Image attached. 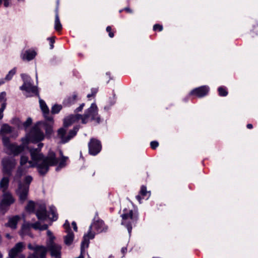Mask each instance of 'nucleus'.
Here are the masks:
<instances>
[{
    "label": "nucleus",
    "mask_w": 258,
    "mask_h": 258,
    "mask_svg": "<svg viewBox=\"0 0 258 258\" xmlns=\"http://www.w3.org/2000/svg\"><path fill=\"white\" fill-rule=\"evenodd\" d=\"M30 152L31 160L28 161L27 157L22 156L20 166L17 169L14 177V180L19 182L16 194L22 202H24L27 199L29 184L32 180L31 176H27L24 179V183L19 181L21 177L26 172L24 168L37 167L39 172L43 175L48 171L49 166H55L58 163V159L56 158L55 154L53 152H49L45 157L40 153V150L37 149H31Z\"/></svg>",
    "instance_id": "f257e3e1"
},
{
    "label": "nucleus",
    "mask_w": 258,
    "mask_h": 258,
    "mask_svg": "<svg viewBox=\"0 0 258 258\" xmlns=\"http://www.w3.org/2000/svg\"><path fill=\"white\" fill-rule=\"evenodd\" d=\"M40 123L36 124L31 132L27 135L26 138L22 140L23 144L22 146H17L14 144H11L9 139L5 137V135L12 132V128L7 124H4L1 130L0 136L3 138L4 145L8 152L10 154L17 155L23 151L24 144L29 142H37L43 140L44 135L43 133L40 131Z\"/></svg>",
    "instance_id": "f03ea898"
},
{
    "label": "nucleus",
    "mask_w": 258,
    "mask_h": 258,
    "mask_svg": "<svg viewBox=\"0 0 258 258\" xmlns=\"http://www.w3.org/2000/svg\"><path fill=\"white\" fill-rule=\"evenodd\" d=\"M47 235L48 239L46 241V247L40 245H33L31 244L28 245V248L34 251L33 254L29 255L27 258H46L47 250L50 252L52 256L58 258L60 254L61 246L55 242V237L52 233L47 230Z\"/></svg>",
    "instance_id": "7ed1b4c3"
},
{
    "label": "nucleus",
    "mask_w": 258,
    "mask_h": 258,
    "mask_svg": "<svg viewBox=\"0 0 258 258\" xmlns=\"http://www.w3.org/2000/svg\"><path fill=\"white\" fill-rule=\"evenodd\" d=\"M97 106L92 104L91 107L88 109L87 112L84 115H81L80 114L72 115L68 116L64 119V125L68 126L71 125L72 123L78 122L80 120L83 123H86L89 121L90 119L93 120L99 119L97 116Z\"/></svg>",
    "instance_id": "20e7f679"
},
{
    "label": "nucleus",
    "mask_w": 258,
    "mask_h": 258,
    "mask_svg": "<svg viewBox=\"0 0 258 258\" xmlns=\"http://www.w3.org/2000/svg\"><path fill=\"white\" fill-rule=\"evenodd\" d=\"M122 218L121 224L124 226L128 231L131 233L133 227L135 226L139 219L137 211L132 209L125 208L121 216Z\"/></svg>",
    "instance_id": "39448f33"
},
{
    "label": "nucleus",
    "mask_w": 258,
    "mask_h": 258,
    "mask_svg": "<svg viewBox=\"0 0 258 258\" xmlns=\"http://www.w3.org/2000/svg\"><path fill=\"white\" fill-rule=\"evenodd\" d=\"M63 125H64V121L63 122ZM69 126L64 125L63 127L60 128L57 131L56 138L59 139L62 143L68 142L75 137L77 134V131L75 130H71L67 132V128Z\"/></svg>",
    "instance_id": "423d86ee"
},
{
    "label": "nucleus",
    "mask_w": 258,
    "mask_h": 258,
    "mask_svg": "<svg viewBox=\"0 0 258 258\" xmlns=\"http://www.w3.org/2000/svg\"><path fill=\"white\" fill-rule=\"evenodd\" d=\"M25 244L23 242L17 243L9 252V257L7 258H25L24 254L21 253L25 248Z\"/></svg>",
    "instance_id": "0eeeda50"
},
{
    "label": "nucleus",
    "mask_w": 258,
    "mask_h": 258,
    "mask_svg": "<svg viewBox=\"0 0 258 258\" xmlns=\"http://www.w3.org/2000/svg\"><path fill=\"white\" fill-rule=\"evenodd\" d=\"M3 172L10 175L16 165V161L13 158H5L2 161Z\"/></svg>",
    "instance_id": "6e6552de"
},
{
    "label": "nucleus",
    "mask_w": 258,
    "mask_h": 258,
    "mask_svg": "<svg viewBox=\"0 0 258 258\" xmlns=\"http://www.w3.org/2000/svg\"><path fill=\"white\" fill-rule=\"evenodd\" d=\"M210 88L208 86H202L192 90L189 93L190 96L202 98L208 95Z\"/></svg>",
    "instance_id": "1a4fd4ad"
},
{
    "label": "nucleus",
    "mask_w": 258,
    "mask_h": 258,
    "mask_svg": "<svg viewBox=\"0 0 258 258\" xmlns=\"http://www.w3.org/2000/svg\"><path fill=\"white\" fill-rule=\"evenodd\" d=\"M15 200L11 194L9 192H4L3 199L0 204L2 210H6L10 205L14 202Z\"/></svg>",
    "instance_id": "9d476101"
},
{
    "label": "nucleus",
    "mask_w": 258,
    "mask_h": 258,
    "mask_svg": "<svg viewBox=\"0 0 258 258\" xmlns=\"http://www.w3.org/2000/svg\"><path fill=\"white\" fill-rule=\"evenodd\" d=\"M88 146L90 153L93 155L97 154L101 149L100 142L95 139H91Z\"/></svg>",
    "instance_id": "9b49d317"
},
{
    "label": "nucleus",
    "mask_w": 258,
    "mask_h": 258,
    "mask_svg": "<svg viewBox=\"0 0 258 258\" xmlns=\"http://www.w3.org/2000/svg\"><path fill=\"white\" fill-rule=\"evenodd\" d=\"M91 229H94L97 232H106L108 229V226L105 225L104 222L102 220H98L94 221L90 226Z\"/></svg>",
    "instance_id": "f8f14e48"
},
{
    "label": "nucleus",
    "mask_w": 258,
    "mask_h": 258,
    "mask_svg": "<svg viewBox=\"0 0 258 258\" xmlns=\"http://www.w3.org/2000/svg\"><path fill=\"white\" fill-rule=\"evenodd\" d=\"M94 229H91L90 227L89 231L87 234H85L83 237V239L81 243L82 246V250L88 248L89 244V240L93 239L95 236V233L92 232Z\"/></svg>",
    "instance_id": "ddd939ff"
},
{
    "label": "nucleus",
    "mask_w": 258,
    "mask_h": 258,
    "mask_svg": "<svg viewBox=\"0 0 258 258\" xmlns=\"http://www.w3.org/2000/svg\"><path fill=\"white\" fill-rule=\"evenodd\" d=\"M39 104L41 109L43 113L44 117L47 121H49L50 123H52V118L49 116V109L45 102L43 100L40 99Z\"/></svg>",
    "instance_id": "4468645a"
},
{
    "label": "nucleus",
    "mask_w": 258,
    "mask_h": 258,
    "mask_svg": "<svg viewBox=\"0 0 258 258\" xmlns=\"http://www.w3.org/2000/svg\"><path fill=\"white\" fill-rule=\"evenodd\" d=\"M21 90H25L27 92L32 93L34 95L38 94L37 89L36 87L33 86L29 82H25L23 86L21 87Z\"/></svg>",
    "instance_id": "2eb2a0df"
},
{
    "label": "nucleus",
    "mask_w": 258,
    "mask_h": 258,
    "mask_svg": "<svg viewBox=\"0 0 258 258\" xmlns=\"http://www.w3.org/2000/svg\"><path fill=\"white\" fill-rule=\"evenodd\" d=\"M149 196L150 192L147 190L146 187L145 186H142L139 195L136 197V198L138 201L141 203L142 199H148Z\"/></svg>",
    "instance_id": "dca6fc26"
},
{
    "label": "nucleus",
    "mask_w": 258,
    "mask_h": 258,
    "mask_svg": "<svg viewBox=\"0 0 258 258\" xmlns=\"http://www.w3.org/2000/svg\"><path fill=\"white\" fill-rule=\"evenodd\" d=\"M36 216L38 219L41 220H45L48 217L46 213V208L44 207H41L36 212Z\"/></svg>",
    "instance_id": "f3484780"
},
{
    "label": "nucleus",
    "mask_w": 258,
    "mask_h": 258,
    "mask_svg": "<svg viewBox=\"0 0 258 258\" xmlns=\"http://www.w3.org/2000/svg\"><path fill=\"white\" fill-rule=\"evenodd\" d=\"M36 54L35 51L34 50H27L22 55V58L23 60H30L34 58Z\"/></svg>",
    "instance_id": "a211bd4d"
},
{
    "label": "nucleus",
    "mask_w": 258,
    "mask_h": 258,
    "mask_svg": "<svg viewBox=\"0 0 258 258\" xmlns=\"http://www.w3.org/2000/svg\"><path fill=\"white\" fill-rule=\"evenodd\" d=\"M20 219V218L18 216H15L10 218L8 223L7 224V226L13 229L16 228L17 224Z\"/></svg>",
    "instance_id": "6ab92c4d"
},
{
    "label": "nucleus",
    "mask_w": 258,
    "mask_h": 258,
    "mask_svg": "<svg viewBox=\"0 0 258 258\" xmlns=\"http://www.w3.org/2000/svg\"><path fill=\"white\" fill-rule=\"evenodd\" d=\"M48 218L51 220L55 221L57 219V215L56 213V210L54 207H50L49 208V212L48 213Z\"/></svg>",
    "instance_id": "aec40b11"
},
{
    "label": "nucleus",
    "mask_w": 258,
    "mask_h": 258,
    "mask_svg": "<svg viewBox=\"0 0 258 258\" xmlns=\"http://www.w3.org/2000/svg\"><path fill=\"white\" fill-rule=\"evenodd\" d=\"M9 180L8 177H4L0 182V189L3 192H6V190L8 188Z\"/></svg>",
    "instance_id": "412c9836"
},
{
    "label": "nucleus",
    "mask_w": 258,
    "mask_h": 258,
    "mask_svg": "<svg viewBox=\"0 0 258 258\" xmlns=\"http://www.w3.org/2000/svg\"><path fill=\"white\" fill-rule=\"evenodd\" d=\"M77 99V95L73 94L72 95L68 97L64 101V103L66 105H70L75 102Z\"/></svg>",
    "instance_id": "4be33fe9"
},
{
    "label": "nucleus",
    "mask_w": 258,
    "mask_h": 258,
    "mask_svg": "<svg viewBox=\"0 0 258 258\" xmlns=\"http://www.w3.org/2000/svg\"><path fill=\"white\" fill-rule=\"evenodd\" d=\"M54 28L57 32H60L62 29V25L60 23L59 16L57 13H56L55 14Z\"/></svg>",
    "instance_id": "5701e85b"
},
{
    "label": "nucleus",
    "mask_w": 258,
    "mask_h": 258,
    "mask_svg": "<svg viewBox=\"0 0 258 258\" xmlns=\"http://www.w3.org/2000/svg\"><path fill=\"white\" fill-rule=\"evenodd\" d=\"M31 226L35 229H39L40 230H44L47 229L48 225L46 224L41 225L39 222L31 224Z\"/></svg>",
    "instance_id": "b1692460"
},
{
    "label": "nucleus",
    "mask_w": 258,
    "mask_h": 258,
    "mask_svg": "<svg viewBox=\"0 0 258 258\" xmlns=\"http://www.w3.org/2000/svg\"><path fill=\"white\" fill-rule=\"evenodd\" d=\"M74 235L73 232L68 231V234L64 237V243L70 245L74 240Z\"/></svg>",
    "instance_id": "393cba45"
},
{
    "label": "nucleus",
    "mask_w": 258,
    "mask_h": 258,
    "mask_svg": "<svg viewBox=\"0 0 258 258\" xmlns=\"http://www.w3.org/2000/svg\"><path fill=\"white\" fill-rule=\"evenodd\" d=\"M218 94L220 96L225 97L228 95V92L224 86H221L218 89Z\"/></svg>",
    "instance_id": "a878e982"
},
{
    "label": "nucleus",
    "mask_w": 258,
    "mask_h": 258,
    "mask_svg": "<svg viewBox=\"0 0 258 258\" xmlns=\"http://www.w3.org/2000/svg\"><path fill=\"white\" fill-rule=\"evenodd\" d=\"M35 208V203L33 201H29L26 207V210L28 212H32Z\"/></svg>",
    "instance_id": "bb28decb"
},
{
    "label": "nucleus",
    "mask_w": 258,
    "mask_h": 258,
    "mask_svg": "<svg viewBox=\"0 0 258 258\" xmlns=\"http://www.w3.org/2000/svg\"><path fill=\"white\" fill-rule=\"evenodd\" d=\"M106 31L108 33V35L110 38H113L114 36V33L115 32V30L112 29V27L110 26H107L106 27Z\"/></svg>",
    "instance_id": "cd10ccee"
},
{
    "label": "nucleus",
    "mask_w": 258,
    "mask_h": 258,
    "mask_svg": "<svg viewBox=\"0 0 258 258\" xmlns=\"http://www.w3.org/2000/svg\"><path fill=\"white\" fill-rule=\"evenodd\" d=\"M61 108L62 107L61 105H54L51 108V112L53 114L57 113Z\"/></svg>",
    "instance_id": "c85d7f7f"
},
{
    "label": "nucleus",
    "mask_w": 258,
    "mask_h": 258,
    "mask_svg": "<svg viewBox=\"0 0 258 258\" xmlns=\"http://www.w3.org/2000/svg\"><path fill=\"white\" fill-rule=\"evenodd\" d=\"M16 72V70L15 69H14L10 71L9 73V74L7 75V76L5 78V80H10L12 79L13 76L15 74Z\"/></svg>",
    "instance_id": "c756f323"
},
{
    "label": "nucleus",
    "mask_w": 258,
    "mask_h": 258,
    "mask_svg": "<svg viewBox=\"0 0 258 258\" xmlns=\"http://www.w3.org/2000/svg\"><path fill=\"white\" fill-rule=\"evenodd\" d=\"M29 226L28 225H24L22 227L21 234L23 235L27 234V231H28Z\"/></svg>",
    "instance_id": "7c9ffc66"
},
{
    "label": "nucleus",
    "mask_w": 258,
    "mask_h": 258,
    "mask_svg": "<svg viewBox=\"0 0 258 258\" xmlns=\"http://www.w3.org/2000/svg\"><path fill=\"white\" fill-rule=\"evenodd\" d=\"M163 30V26L162 25H160V24H155L153 26V30L155 31H162Z\"/></svg>",
    "instance_id": "2f4dec72"
},
{
    "label": "nucleus",
    "mask_w": 258,
    "mask_h": 258,
    "mask_svg": "<svg viewBox=\"0 0 258 258\" xmlns=\"http://www.w3.org/2000/svg\"><path fill=\"white\" fill-rule=\"evenodd\" d=\"M150 146L152 149L155 150L159 146V143L157 141H152L150 143Z\"/></svg>",
    "instance_id": "473e14b6"
},
{
    "label": "nucleus",
    "mask_w": 258,
    "mask_h": 258,
    "mask_svg": "<svg viewBox=\"0 0 258 258\" xmlns=\"http://www.w3.org/2000/svg\"><path fill=\"white\" fill-rule=\"evenodd\" d=\"M31 123H32V120L31 118H29L27 119V120L25 122H24L23 126L25 128H27L31 124Z\"/></svg>",
    "instance_id": "72a5a7b5"
},
{
    "label": "nucleus",
    "mask_w": 258,
    "mask_h": 258,
    "mask_svg": "<svg viewBox=\"0 0 258 258\" xmlns=\"http://www.w3.org/2000/svg\"><path fill=\"white\" fill-rule=\"evenodd\" d=\"M6 107V103H3L2 105V107L0 109V119L3 117V111Z\"/></svg>",
    "instance_id": "f704fd0d"
},
{
    "label": "nucleus",
    "mask_w": 258,
    "mask_h": 258,
    "mask_svg": "<svg viewBox=\"0 0 258 258\" xmlns=\"http://www.w3.org/2000/svg\"><path fill=\"white\" fill-rule=\"evenodd\" d=\"M63 227L66 229V231L68 233V231H70V223L68 221H66L65 222L64 224H63Z\"/></svg>",
    "instance_id": "c9c22d12"
},
{
    "label": "nucleus",
    "mask_w": 258,
    "mask_h": 258,
    "mask_svg": "<svg viewBox=\"0 0 258 258\" xmlns=\"http://www.w3.org/2000/svg\"><path fill=\"white\" fill-rule=\"evenodd\" d=\"M54 37H52L49 38L48 39L49 40V42L50 43V48L52 49L53 48V43H54Z\"/></svg>",
    "instance_id": "e433bc0d"
},
{
    "label": "nucleus",
    "mask_w": 258,
    "mask_h": 258,
    "mask_svg": "<svg viewBox=\"0 0 258 258\" xmlns=\"http://www.w3.org/2000/svg\"><path fill=\"white\" fill-rule=\"evenodd\" d=\"M68 159L67 157H62L61 159V161L60 162V165L61 166H64L63 163L66 161L67 159Z\"/></svg>",
    "instance_id": "4c0bfd02"
},
{
    "label": "nucleus",
    "mask_w": 258,
    "mask_h": 258,
    "mask_svg": "<svg viewBox=\"0 0 258 258\" xmlns=\"http://www.w3.org/2000/svg\"><path fill=\"white\" fill-rule=\"evenodd\" d=\"M4 6L6 7L9 6L11 0H3Z\"/></svg>",
    "instance_id": "58836bf2"
},
{
    "label": "nucleus",
    "mask_w": 258,
    "mask_h": 258,
    "mask_svg": "<svg viewBox=\"0 0 258 258\" xmlns=\"http://www.w3.org/2000/svg\"><path fill=\"white\" fill-rule=\"evenodd\" d=\"M72 225L74 230L75 231H77V226L76 223L75 222H73L72 223Z\"/></svg>",
    "instance_id": "ea45409f"
},
{
    "label": "nucleus",
    "mask_w": 258,
    "mask_h": 258,
    "mask_svg": "<svg viewBox=\"0 0 258 258\" xmlns=\"http://www.w3.org/2000/svg\"><path fill=\"white\" fill-rule=\"evenodd\" d=\"M84 106V103L82 104L78 108H77L76 109L77 111L79 112V111H82Z\"/></svg>",
    "instance_id": "a19ab883"
},
{
    "label": "nucleus",
    "mask_w": 258,
    "mask_h": 258,
    "mask_svg": "<svg viewBox=\"0 0 258 258\" xmlns=\"http://www.w3.org/2000/svg\"><path fill=\"white\" fill-rule=\"evenodd\" d=\"M124 10L128 13H132L133 12V11L129 8H125Z\"/></svg>",
    "instance_id": "79ce46f5"
},
{
    "label": "nucleus",
    "mask_w": 258,
    "mask_h": 258,
    "mask_svg": "<svg viewBox=\"0 0 258 258\" xmlns=\"http://www.w3.org/2000/svg\"><path fill=\"white\" fill-rule=\"evenodd\" d=\"M121 251L122 253V254L125 253L126 252V251H127L126 247H122L121 248Z\"/></svg>",
    "instance_id": "37998d69"
},
{
    "label": "nucleus",
    "mask_w": 258,
    "mask_h": 258,
    "mask_svg": "<svg viewBox=\"0 0 258 258\" xmlns=\"http://www.w3.org/2000/svg\"><path fill=\"white\" fill-rule=\"evenodd\" d=\"M246 127L248 129H252L253 127V126H252V124L249 123V124H247Z\"/></svg>",
    "instance_id": "c03bdc74"
},
{
    "label": "nucleus",
    "mask_w": 258,
    "mask_h": 258,
    "mask_svg": "<svg viewBox=\"0 0 258 258\" xmlns=\"http://www.w3.org/2000/svg\"><path fill=\"white\" fill-rule=\"evenodd\" d=\"M4 81L3 80H1L0 81V85L4 84Z\"/></svg>",
    "instance_id": "a18cd8bd"
},
{
    "label": "nucleus",
    "mask_w": 258,
    "mask_h": 258,
    "mask_svg": "<svg viewBox=\"0 0 258 258\" xmlns=\"http://www.w3.org/2000/svg\"><path fill=\"white\" fill-rule=\"evenodd\" d=\"M7 237H8V238H11V236L9 234H7L6 235Z\"/></svg>",
    "instance_id": "49530a36"
},
{
    "label": "nucleus",
    "mask_w": 258,
    "mask_h": 258,
    "mask_svg": "<svg viewBox=\"0 0 258 258\" xmlns=\"http://www.w3.org/2000/svg\"><path fill=\"white\" fill-rule=\"evenodd\" d=\"M38 146H39V147H40L41 148V147H42L43 144H39V145H38Z\"/></svg>",
    "instance_id": "de8ad7c7"
},
{
    "label": "nucleus",
    "mask_w": 258,
    "mask_h": 258,
    "mask_svg": "<svg viewBox=\"0 0 258 258\" xmlns=\"http://www.w3.org/2000/svg\"><path fill=\"white\" fill-rule=\"evenodd\" d=\"M91 96H92V95H90V94L88 95V96H87V97L88 98H90Z\"/></svg>",
    "instance_id": "09e8293b"
},
{
    "label": "nucleus",
    "mask_w": 258,
    "mask_h": 258,
    "mask_svg": "<svg viewBox=\"0 0 258 258\" xmlns=\"http://www.w3.org/2000/svg\"><path fill=\"white\" fill-rule=\"evenodd\" d=\"M2 0H0V5H1L2 4Z\"/></svg>",
    "instance_id": "8fccbe9b"
}]
</instances>
